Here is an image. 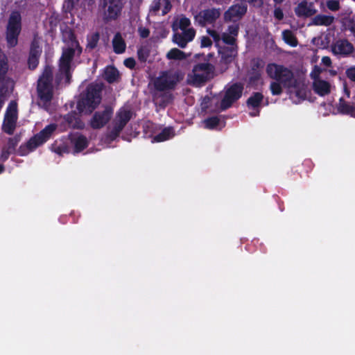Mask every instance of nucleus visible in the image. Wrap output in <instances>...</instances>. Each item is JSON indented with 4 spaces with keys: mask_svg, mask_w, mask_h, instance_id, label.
<instances>
[{
    "mask_svg": "<svg viewBox=\"0 0 355 355\" xmlns=\"http://www.w3.org/2000/svg\"><path fill=\"white\" fill-rule=\"evenodd\" d=\"M112 115L113 109L106 105L103 110L94 112L89 122L90 126L94 130L101 129L110 121Z\"/></svg>",
    "mask_w": 355,
    "mask_h": 355,
    "instance_id": "f8f14e48",
    "label": "nucleus"
},
{
    "mask_svg": "<svg viewBox=\"0 0 355 355\" xmlns=\"http://www.w3.org/2000/svg\"><path fill=\"white\" fill-rule=\"evenodd\" d=\"M53 71L50 66H46L37 82V94L40 100L44 103L50 102L53 98Z\"/></svg>",
    "mask_w": 355,
    "mask_h": 355,
    "instance_id": "423d86ee",
    "label": "nucleus"
},
{
    "mask_svg": "<svg viewBox=\"0 0 355 355\" xmlns=\"http://www.w3.org/2000/svg\"><path fill=\"white\" fill-rule=\"evenodd\" d=\"M337 110L340 114L350 115L355 118V104L350 105L343 97L339 99Z\"/></svg>",
    "mask_w": 355,
    "mask_h": 355,
    "instance_id": "a878e982",
    "label": "nucleus"
},
{
    "mask_svg": "<svg viewBox=\"0 0 355 355\" xmlns=\"http://www.w3.org/2000/svg\"><path fill=\"white\" fill-rule=\"evenodd\" d=\"M322 62L327 67H330L331 64V60L328 56H324L322 58Z\"/></svg>",
    "mask_w": 355,
    "mask_h": 355,
    "instance_id": "bf43d9fd",
    "label": "nucleus"
},
{
    "mask_svg": "<svg viewBox=\"0 0 355 355\" xmlns=\"http://www.w3.org/2000/svg\"><path fill=\"white\" fill-rule=\"evenodd\" d=\"M214 69V66L209 62L196 64L193 69V82L199 85L205 83L210 78Z\"/></svg>",
    "mask_w": 355,
    "mask_h": 355,
    "instance_id": "ddd939ff",
    "label": "nucleus"
},
{
    "mask_svg": "<svg viewBox=\"0 0 355 355\" xmlns=\"http://www.w3.org/2000/svg\"><path fill=\"white\" fill-rule=\"evenodd\" d=\"M100 39V34L98 32L92 33L91 35H88L87 37V49H94L97 46L98 42Z\"/></svg>",
    "mask_w": 355,
    "mask_h": 355,
    "instance_id": "e433bc0d",
    "label": "nucleus"
},
{
    "mask_svg": "<svg viewBox=\"0 0 355 355\" xmlns=\"http://www.w3.org/2000/svg\"><path fill=\"white\" fill-rule=\"evenodd\" d=\"M21 31V15L18 12H13L9 17L6 30V40L8 48H13L17 45Z\"/></svg>",
    "mask_w": 355,
    "mask_h": 355,
    "instance_id": "0eeeda50",
    "label": "nucleus"
},
{
    "mask_svg": "<svg viewBox=\"0 0 355 355\" xmlns=\"http://www.w3.org/2000/svg\"><path fill=\"white\" fill-rule=\"evenodd\" d=\"M180 81L177 72L163 71L154 81V87L159 92L173 90Z\"/></svg>",
    "mask_w": 355,
    "mask_h": 355,
    "instance_id": "9d476101",
    "label": "nucleus"
},
{
    "mask_svg": "<svg viewBox=\"0 0 355 355\" xmlns=\"http://www.w3.org/2000/svg\"><path fill=\"white\" fill-rule=\"evenodd\" d=\"M18 119L17 103L15 101H11L6 110L4 119L2 124V130L8 135H13L17 126Z\"/></svg>",
    "mask_w": 355,
    "mask_h": 355,
    "instance_id": "9b49d317",
    "label": "nucleus"
},
{
    "mask_svg": "<svg viewBox=\"0 0 355 355\" xmlns=\"http://www.w3.org/2000/svg\"><path fill=\"white\" fill-rule=\"evenodd\" d=\"M196 35V31L190 28L186 31H182V33H175L173 36V41L180 48H185L189 42H191Z\"/></svg>",
    "mask_w": 355,
    "mask_h": 355,
    "instance_id": "f3484780",
    "label": "nucleus"
},
{
    "mask_svg": "<svg viewBox=\"0 0 355 355\" xmlns=\"http://www.w3.org/2000/svg\"><path fill=\"white\" fill-rule=\"evenodd\" d=\"M113 51L116 54L125 52L126 44L120 33H116L112 40Z\"/></svg>",
    "mask_w": 355,
    "mask_h": 355,
    "instance_id": "c85d7f7f",
    "label": "nucleus"
},
{
    "mask_svg": "<svg viewBox=\"0 0 355 355\" xmlns=\"http://www.w3.org/2000/svg\"><path fill=\"white\" fill-rule=\"evenodd\" d=\"M70 140L71 143L73 145L75 153L82 152L87 148L89 145L87 138L82 134H77L76 135L73 136Z\"/></svg>",
    "mask_w": 355,
    "mask_h": 355,
    "instance_id": "b1692460",
    "label": "nucleus"
},
{
    "mask_svg": "<svg viewBox=\"0 0 355 355\" xmlns=\"http://www.w3.org/2000/svg\"><path fill=\"white\" fill-rule=\"evenodd\" d=\"M122 130L123 129L121 128H119L117 125L114 124L113 128L109 134L110 138L112 139H115L117 137H119Z\"/></svg>",
    "mask_w": 355,
    "mask_h": 355,
    "instance_id": "c03bdc74",
    "label": "nucleus"
},
{
    "mask_svg": "<svg viewBox=\"0 0 355 355\" xmlns=\"http://www.w3.org/2000/svg\"><path fill=\"white\" fill-rule=\"evenodd\" d=\"M243 85L240 82L234 83L226 87L223 98L220 101V109L226 110L241 98L243 92Z\"/></svg>",
    "mask_w": 355,
    "mask_h": 355,
    "instance_id": "1a4fd4ad",
    "label": "nucleus"
},
{
    "mask_svg": "<svg viewBox=\"0 0 355 355\" xmlns=\"http://www.w3.org/2000/svg\"><path fill=\"white\" fill-rule=\"evenodd\" d=\"M190 24V19L186 17H183L180 19L179 27L182 31L187 30Z\"/></svg>",
    "mask_w": 355,
    "mask_h": 355,
    "instance_id": "37998d69",
    "label": "nucleus"
},
{
    "mask_svg": "<svg viewBox=\"0 0 355 355\" xmlns=\"http://www.w3.org/2000/svg\"><path fill=\"white\" fill-rule=\"evenodd\" d=\"M261 78V73L259 71H252L249 77L250 84H254Z\"/></svg>",
    "mask_w": 355,
    "mask_h": 355,
    "instance_id": "a18cd8bd",
    "label": "nucleus"
},
{
    "mask_svg": "<svg viewBox=\"0 0 355 355\" xmlns=\"http://www.w3.org/2000/svg\"><path fill=\"white\" fill-rule=\"evenodd\" d=\"M42 52V50L39 44V42L34 40L31 44L29 55L27 61L29 69L34 70L37 68Z\"/></svg>",
    "mask_w": 355,
    "mask_h": 355,
    "instance_id": "dca6fc26",
    "label": "nucleus"
},
{
    "mask_svg": "<svg viewBox=\"0 0 355 355\" xmlns=\"http://www.w3.org/2000/svg\"><path fill=\"white\" fill-rule=\"evenodd\" d=\"M222 40L224 43L230 45V46H235L236 39L234 36L229 35L228 33H223L222 35Z\"/></svg>",
    "mask_w": 355,
    "mask_h": 355,
    "instance_id": "58836bf2",
    "label": "nucleus"
},
{
    "mask_svg": "<svg viewBox=\"0 0 355 355\" xmlns=\"http://www.w3.org/2000/svg\"><path fill=\"white\" fill-rule=\"evenodd\" d=\"M241 3H248V1H250L249 0H240Z\"/></svg>",
    "mask_w": 355,
    "mask_h": 355,
    "instance_id": "69168bd1",
    "label": "nucleus"
},
{
    "mask_svg": "<svg viewBox=\"0 0 355 355\" xmlns=\"http://www.w3.org/2000/svg\"><path fill=\"white\" fill-rule=\"evenodd\" d=\"M354 51L353 44L347 40H338L334 46H332V52L334 54L347 56Z\"/></svg>",
    "mask_w": 355,
    "mask_h": 355,
    "instance_id": "aec40b11",
    "label": "nucleus"
},
{
    "mask_svg": "<svg viewBox=\"0 0 355 355\" xmlns=\"http://www.w3.org/2000/svg\"><path fill=\"white\" fill-rule=\"evenodd\" d=\"M68 39L70 42V46L63 49L59 63V67H63L65 70L69 67H71V62L76 51H78V55H80L83 51V49L77 40L74 32L71 30H69L68 32Z\"/></svg>",
    "mask_w": 355,
    "mask_h": 355,
    "instance_id": "6e6552de",
    "label": "nucleus"
},
{
    "mask_svg": "<svg viewBox=\"0 0 355 355\" xmlns=\"http://www.w3.org/2000/svg\"><path fill=\"white\" fill-rule=\"evenodd\" d=\"M104 78L108 83H114L119 78L118 69L114 66L107 67L105 70Z\"/></svg>",
    "mask_w": 355,
    "mask_h": 355,
    "instance_id": "7c9ffc66",
    "label": "nucleus"
},
{
    "mask_svg": "<svg viewBox=\"0 0 355 355\" xmlns=\"http://www.w3.org/2000/svg\"><path fill=\"white\" fill-rule=\"evenodd\" d=\"M5 170V166L2 164H0V174L2 173Z\"/></svg>",
    "mask_w": 355,
    "mask_h": 355,
    "instance_id": "680f3d73",
    "label": "nucleus"
},
{
    "mask_svg": "<svg viewBox=\"0 0 355 355\" xmlns=\"http://www.w3.org/2000/svg\"><path fill=\"white\" fill-rule=\"evenodd\" d=\"M350 31L354 33V31H355V26H352L351 28H349Z\"/></svg>",
    "mask_w": 355,
    "mask_h": 355,
    "instance_id": "0e129e2a",
    "label": "nucleus"
},
{
    "mask_svg": "<svg viewBox=\"0 0 355 355\" xmlns=\"http://www.w3.org/2000/svg\"><path fill=\"white\" fill-rule=\"evenodd\" d=\"M268 76L274 80L270 84V90L272 96H279L283 88L292 89L298 86L297 80L294 73L288 67L276 63H269L266 67Z\"/></svg>",
    "mask_w": 355,
    "mask_h": 355,
    "instance_id": "f257e3e1",
    "label": "nucleus"
},
{
    "mask_svg": "<svg viewBox=\"0 0 355 355\" xmlns=\"http://www.w3.org/2000/svg\"><path fill=\"white\" fill-rule=\"evenodd\" d=\"M60 72L65 76V82L68 84L70 83L72 77L71 67H69L65 70L63 67H59Z\"/></svg>",
    "mask_w": 355,
    "mask_h": 355,
    "instance_id": "ea45409f",
    "label": "nucleus"
},
{
    "mask_svg": "<svg viewBox=\"0 0 355 355\" xmlns=\"http://www.w3.org/2000/svg\"><path fill=\"white\" fill-rule=\"evenodd\" d=\"M21 140L19 135H15L13 137H10L8 140L7 144L3 147L0 155V161L5 162L8 159L10 155L15 153H17L16 148Z\"/></svg>",
    "mask_w": 355,
    "mask_h": 355,
    "instance_id": "a211bd4d",
    "label": "nucleus"
},
{
    "mask_svg": "<svg viewBox=\"0 0 355 355\" xmlns=\"http://www.w3.org/2000/svg\"><path fill=\"white\" fill-rule=\"evenodd\" d=\"M313 89L320 96H324L331 92V85L329 82L324 80H316L313 83Z\"/></svg>",
    "mask_w": 355,
    "mask_h": 355,
    "instance_id": "393cba45",
    "label": "nucleus"
},
{
    "mask_svg": "<svg viewBox=\"0 0 355 355\" xmlns=\"http://www.w3.org/2000/svg\"><path fill=\"white\" fill-rule=\"evenodd\" d=\"M162 0H153L150 6V11L157 13L159 12L161 8Z\"/></svg>",
    "mask_w": 355,
    "mask_h": 355,
    "instance_id": "49530a36",
    "label": "nucleus"
},
{
    "mask_svg": "<svg viewBox=\"0 0 355 355\" xmlns=\"http://www.w3.org/2000/svg\"><path fill=\"white\" fill-rule=\"evenodd\" d=\"M7 59L0 49V82L3 80L8 71Z\"/></svg>",
    "mask_w": 355,
    "mask_h": 355,
    "instance_id": "c9c22d12",
    "label": "nucleus"
},
{
    "mask_svg": "<svg viewBox=\"0 0 355 355\" xmlns=\"http://www.w3.org/2000/svg\"><path fill=\"white\" fill-rule=\"evenodd\" d=\"M103 86L98 83L89 84L85 92L80 94L77 102V109L80 113L92 114L99 105L102 100Z\"/></svg>",
    "mask_w": 355,
    "mask_h": 355,
    "instance_id": "f03ea898",
    "label": "nucleus"
},
{
    "mask_svg": "<svg viewBox=\"0 0 355 355\" xmlns=\"http://www.w3.org/2000/svg\"><path fill=\"white\" fill-rule=\"evenodd\" d=\"M263 67V64L261 60H257L253 62L252 66V71H259L257 69Z\"/></svg>",
    "mask_w": 355,
    "mask_h": 355,
    "instance_id": "13d9d810",
    "label": "nucleus"
},
{
    "mask_svg": "<svg viewBox=\"0 0 355 355\" xmlns=\"http://www.w3.org/2000/svg\"><path fill=\"white\" fill-rule=\"evenodd\" d=\"M166 58L168 60H184L186 56L184 52L177 48H173L167 53Z\"/></svg>",
    "mask_w": 355,
    "mask_h": 355,
    "instance_id": "f704fd0d",
    "label": "nucleus"
},
{
    "mask_svg": "<svg viewBox=\"0 0 355 355\" xmlns=\"http://www.w3.org/2000/svg\"><path fill=\"white\" fill-rule=\"evenodd\" d=\"M138 33L141 38H147L150 35V30L148 28L139 26L138 28Z\"/></svg>",
    "mask_w": 355,
    "mask_h": 355,
    "instance_id": "de8ad7c7",
    "label": "nucleus"
},
{
    "mask_svg": "<svg viewBox=\"0 0 355 355\" xmlns=\"http://www.w3.org/2000/svg\"><path fill=\"white\" fill-rule=\"evenodd\" d=\"M54 152L61 155L64 152V149L62 146H57L56 148H55Z\"/></svg>",
    "mask_w": 355,
    "mask_h": 355,
    "instance_id": "052dcab7",
    "label": "nucleus"
},
{
    "mask_svg": "<svg viewBox=\"0 0 355 355\" xmlns=\"http://www.w3.org/2000/svg\"><path fill=\"white\" fill-rule=\"evenodd\" d=\"M347 77L352 81L355 82V67H350L346 71Z\"/></svg>",
    "mask_w": 355,
    "mask_h": 355,
    "instance_id": "5fc2aeb1",
    "label": "nucleus"
},
{
    "mask_svg": "<svg viewBox=\"0 0 355 355\" xmlns=\"http://www.w3.org/2000/svg\"><path fill=\"white\" fill-rule=\"evenodd\" d=\"M207 33L213 38L216 42H218L220 40V36L216 31L209 28L207 29Z\"/></svg>",
    "mask_w": 355,
    "mask_h": 355,
    "instance_id": "603ef678",
    "label": "nucleus"
},
{
    "mask_svg": "<svg viewBox=\"0 0 355 355\" xmlns=\"http://www.w3.org/2000/svg\"><path fill=\"white\" fill-rule=\"evenodd\" d=\"M123 64L127 68L133 69L135 67L136 62L133 58H128L124 60Z\"/></svg>",
    "mask_w": 355,
    "mask_h": 355,
    "instance_id": "8fccbe9b",
    "label": "nucleus"
},
{
    "mask_svg": "<svg viewBox=\"0 0 355 355\" xmlns=\"http://www.w3.org/2000/svg\"><path fill=\"white\" fill-rule=\"evenodd\" d=\"M124 3L123 0H99L98 9L102 12L103 21L116 20L121 15Z\"/></svg>",
    "mask_w": 355,
    "mask_h": 355,
    "instance_id": "39448f33",
    "label": "nucleus"
},
{
    "mask_svg": "<svg viewBox=\"0 0 355 355\" xmlns=\"http://www.w3.org/2000/svg\"><path fill=\"white\" fill-rule=\"evenodd\" d=\"M56 128L57 125L54 123L46 125L44 129L30 138L26 144H21L17 149V155L26 156L31 152L34 151L50 139Z\"/></svg>",
    "mask_w": 355,
    "mask_h": 355,
    "instance_id": "7ed1b4c3",
    "label": "nucleus"
},
{
    "mask_svg": "<svg viewBox=\"0 0 355 355\" xmlns=\"http://www.w3.org/2000/svg\"><path fill=\"white\" fill-rule=\"evenodd\" d=\"M153 102L156 107L160 109L166 108L173 100V96L171 93L165 92H159L155 89L153 93Z\"/></svg>",
    "mask_w": 355,
    "mask_h": 355,
    "instance_id": "6ab92c4d",
    "label": "nucleus"
},
{
    "mask_svg": "<svg viewBox=\"0 0 355 355\" xmlns=\"http://www.w3.org/2000/svg\"><path fill=\"white\" fill-rule=\"evenodd\" d=\"M263 95L261 92H253L252 95L247 99L246 105L248 108L257 110L256 113H250V116H259L260 111L258 110L263 100Z\"/></svg>",
    "mask_w": 355,
    "mask_h": 355,
    "instance_id": "5701e85b",
    "label": "nucleus"
},
{
    "mask_svg": "<svg viewBox=\"0 0 355 355\" xmlns=\"http://www.w3.org/2000/svg\"><path fill=\"white\" fill-rule=\"evenodd\" d=\"M282 37L285 43L292 47H295L298 44L297 39L293 32L291 30H284L282 31Z\"/></svg>",
    "mask_w": 355,
    "mask_h": 355,
    "instance_id": "473e14b6",
    "label": "nucleus"
},
{
    "mask_svg": "<svg viewBox=\"0 0 355 355\" xmlns=\"http://www.w3.org/2000/svg\"><path fill=\"white\" fill-rule=\"evenodd\" d=\"M212 45V41L207 36H202L200 41V46L202 48L209 47Z\"/></svg>",
    "mask_w": 355,
    "mask_h": 355,
    "instance_id": "09e8293b",
    "label": "nucleus"
},
{
    "mask_svg": "<svg viewBox=\"0 0 355 355\" xmlns=\"http://www.w3.org/2000/svg\"><path fill=\"white\" fill-rule=\"evenodd\" d=\"M56 128L57 125L54 123L46 125L44 129L30 138L26 144H21L17 149V155L26 156L31 152L34 151L50 139Z\"/></svg>",
    "mask_w": 355,
    "mask_h": 355,
    "instance_id": "20e7f679",
    "label": "nucleus"
},
{
    "mask_svg": "<svg viewBox=\"0 0 355 355\" xmlns=\"http://www.w3.org/2000/svg\"><path fill=\"white\" fill-rule=\"evenodd\" d=\"M150 49L148 45H142L137 49V58L141 62H146L150 56Z\"/></svg>",
    "mask_w": 355,
    "mask_h": 355,
    "instance_id": "72a5a7b5",
    "label": "nucleus"
},
{
    "mask_svg": "<svg viewBox=\"0 0 355 355\" xmlns=\"http://www.w3.org/2000/svg\"><path fill=\"white\" fill-rule=\"evenodd\" d=\"M248 3L252 5L254 7L261 8L263 6V0H249Z\"/></svg>",
    "mask_w": 355,
    "mask_h": 355,
    "instance_id": "4d7b16f0",
    "label": "nucleus"
},
{
    "mask_svg": "<svg viewBox=\"0 0 355 355\" xmlns=\"http://www.w3.org/2000/svg\"><path fill=\"white\" fill-rule=\"evenodd\" d=\"M274 17L278 20H282L284 18V13L280 8H277L275 9Z\"/></svg>",
    "mask_w": 355,
    "mask_h": 355,
    "instance_id": "6e6d98bb",
    "label": "nucleus"
},
{
    "mask_svg": "<svg viewBox=\"0 0 355 355\" xmlns=\"http://www.w3.org/2000/svg\"><path fill=\"white\" fill-rule=\"evenodd\" d=\"M353 34H354V35L355 36V31H354V33Z\"/></svg>",
    "mask_w": 355,
    "mask_h": 355,
    "instance_id": "774afa93",
    "label": "nucleus"
},
{
    "mask_svg": "<svg viewBox=\"0 0 355 355\" xmlns=\"http://www.w3.org/2000/svg\"><path fill=\"white\" fill-rule=\"evenodd\" d=\"M346 92H347V95L349 96V92L347 89H346Z\"/></svg>",
    "mask_w": 355,
    "mask_h": 355,
    "instance_id": "338daca9",
    "label": "nucleus"
},
{
    "mask_svg": "<svg viewBox=\"0 0 355 355\" xmlns=\"http://www.w3.org/2000/svg\"><path fill=\"white\" fill-rule=\"evenodd\" d=\"M132 117V113L130 110H121L117 113L114 125L122 129L126 125Z\"/></svg>",
    "mask_w": 355,
    "mask_h": 355,
    "instance_id": "bb28decb",
    "label": "nucleus"
},
{
    "mask_svg": "<svg viewBox=\"0 0 355 355\" xmlns=\"http://www.w3.org/2000/svg\"><path fill=\"white\" fill-rule=\"evenodd\" d=\"M334 21V17L331 15H317L312 19V24L315 26H330Z\"/></svg>",
    "mask_w": 355,
    "mask_h": 355,
    "instance_id": "c756f323",
    "label": "nucleus"
},
{
    "mask_svg": "<svg viewBox=\"0 0 355 355\" xmlns=\"http://www.w3.org/2000/svg\"><path fill=\"white\" fill-rule=\"evenodd\" d=\"M164 2V8L162 9V15H166L172 8V5L170 0H162Z\"/></svg>",
    "mask_w": 355,
    "mask_h": 355,
    "instance_id": "3c124183",
    "label": "nucleus"
},
{
    "mask_svg": "<svg viewBox=\"0 0 355 355\" xmlns=\"http://www.w3.org/2000/svg\"><path fill=\"white\" fill-rule=\"evenodd\" d=\"M64 119L65 121L73 128L83 129L85 126L84 123L77 116L76 112H70L67 114Z\"/></svg>",
    "mask_w": 355,
    "mask_h": 355,
    "instance_id": "cd10ccee",
    "label": "nucleus"
},
{
    "mask_svg": "<svg viewBox=\"0 0 355 355\" xmlns=\"http://www.w3.org/2000/svg\"><path fill=\"white\" fill-rule=\"evenodd\" d=\"M327 8L331 11H337L340 9V3L338 0H328L327 1Z\"/></svg>",
    "mask_w": 355,
    "mask_h": 355,
    "instance_id": "a19ab883",
    "label": "nucleus"
},
{
    "mask_svg": "<svg viewBox=\"0 0 355 355\" xmlns=\"http://www.w3.org/2000/svg\"><path fill=\"white\" fill-rule=\"evenodd\" d=\"M174 136L173 128H164L159 133L156 135L153 141L155 142H162L166 141Z\"/></svg>",
    "mask_w": 355,
    "mask_h": 355,
    "instance_id": "2f4dec72",
    "label": "nucleus"
},
{
    "mask_svg": "<svg viewBox=\"0 0 355 355\" xmlns=\"http://www.w3.org/2000/svg\"><path fill=\"white\" fill-rule=\"evenodd\" d=\"M228 32L229 35L232 36H236L239 33V26L238 25H231L228 26Z\"/></svg>",
    "mask_w": 355,
    "mask_h": 355,
    "instance_id": "864d4df0",
    "label": "nucleus"
},
{
    "mask_svg": "<svg viewBox=\"0 0 355 355\" xmlns=\"http://www.w3.org/2000/svg\"><path fill=\"white\" fill-rule=\"evenodd\" d=\"M248 6L245 3H236L231 6L224 13V20L232 21L241 19L247 12Z\"/></svg>",
    "mask_w": 355,
    "mask_h": 355,
    "instance_id": "2eb2a0df",
    "label": "nucleus"
},
{
    "mask_svg": "<svg viewBox=\"0 0 355 355\" xmlns=\"http://www.w3.org/2000/svg\"><path fill=\"white\" fill-rule=\"evenodd\" d=\"M220 123V119L217 116L208 117L205 120V127L208 129L216 128Z\"/></svg>",
    "mask_w": 355,
    "mask_h": 355,
    "instance_id": "4c0bfd02",
    "label": "nucleus"
},
{
    "mask_svg": "<svg viewBox=\"0 0 355 355\" xmlns=\"http://www.w3.org/2000/svg\"><path fill=\"white\" fill-rule=\"evenodd\" d=\"M220 16V8H209L201 10L194 19L196 22L202 27H205L207 24H214Z\"/></svg>",
    "mask_w": 355,
    "mask_h": 355,
    "instance_id": "4468645a",
    "label": "nucleus"
},
{
    "mask_svg": "<svg viewBox=\"0 0 355 355\" xmlns=\"http://www.w3.org/2000/svg\"><path fill=\"white\" fill-rule=\"evenodd\" d=\"M273 1L276 3V4H280L282 3L284 0H273Z\"/></svg>",
    "mask_w": 355,
    "mask_h": 355,
    "instance_id": "e2e57ef3",
    "label": "nucleus"
},
{
    "mask_svg": "<svg viewBox=\"0 0 355 355\" xmlns=\"http://www.w3.org/2000/svg\"><path fill=\"white\" fill-rule=\"evenodd\" d=\"M317 10L314 8L313 3H308L304 0L295 8V15L299 17H309L314 15Z\"/></svg>",
    "mask_w": 355,
    "mask_h": 355,
    "instance_id": "412c9836",
    "label": "nucleus"
},
{
    "mask_svg": "<svg viewBox=\"0 0 355 355\" xmlns=\"http://www.w3.org/2000/svg\"><path fill=\"white\" fill-rule=\"evenodd\" d=\"M79 0H64L63 7L67 12H71Z\"/></svg>",
    "mask_w": 355,
    "mask_h": 355,
    "instance_id": "79ce46f5",
    "label": "nucleus"
},
{
    "mask_svg": "<svg viewBox=\"0 0 355 355\" xmlns=\"http://www.w3.org/2000/svg\"><path fill=\"white\" fill-rule=\"evenodd\" d=\"M218 53L220 55V62L225 64H230L237 55V46H224L220 48Z\"/></svg>",
    "mask_w": 355,
    "mask_h": 355,
    "instance_id": "4be33fe9",
    "label": "nucleus"
}]
</instances>
